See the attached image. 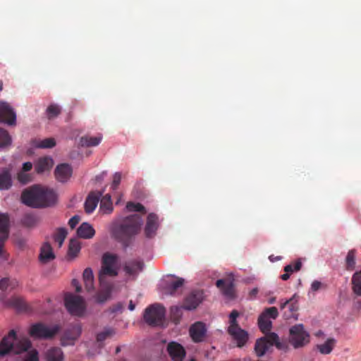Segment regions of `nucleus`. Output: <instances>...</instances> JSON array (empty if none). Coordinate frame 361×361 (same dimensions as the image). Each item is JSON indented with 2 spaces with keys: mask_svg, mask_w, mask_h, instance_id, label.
Returning a JSON list of instances; mask_svg holds the SVG:
<instances>
[{
  "mask_svg": "<svg viewBox=\"0 0 361 361\" xmlns=\"http://www.w3.org/2000/svg\"><path fill=\"white\" fill-rule=\"evenodd\" d=\"M27 354L23 361H39L38 351L32 348V343L27 338H18L15 330H11L0 341V358L8 354Z\"/></svg>",
  "mask_w": 361,
  "mask_h": 361,
  "instance_id": "1",
  "label": "nucleus"
},
{
  "mask_svg": "<svg viewBox=\"0 0 361 361\" xmlns=\"http://www.w3.org/2000/svg\"><path fill=\"white\" fill-rule=\"evenodd\" d=\"M56 199V194L53 190L39 185L25 189L20 197L21 202L32 208L51 207L55 204Z\"/></svg>",
  "mask_w": 361,
  "mask_h": 361,
  "instance_id": "2",
  "label": "nucleus"
},
{
  "mask_svg": "<svg viewBox=\"0 0 361 361\" xmlns=\"http://www.w3.org/2000/svg\"><path fill=\"white\" fill-rule=\"evenodd\" d=\"M141 223L142 219L140 215H130L123 219L121 222L113 225L111 235L124 248H127L140 230Z\"/></svg>",
  "mask_w": 361,
  "mask_h": 361,
  "instance_id": "3",
  "label": "nucleus"
},
{
  "mask_svg": "<svg viewBox=\"0 0 361 361\" xmlns=\"http://www.w3.org/2000/svg\"><path fill=\"white\" fill-rule=\"evenodd\" d=\"M238 316L239 312L235 310L230 313L228 333L236 341L238 347L241 348L245 345L248 340V333L240 327L237 322Z\"/></svg>",
  "mask_w": 361,
  "mask_h": 361,
  "instance_id": "4",
  "label": "nucleus"
},
{
  "mask_svg": "<svg viewBox=\"0 0 361 361\" xmlns=\"http://www.w3.org/2000/svg\"><path fill=\"white\" fill-rule=\"evenodd\" d=\"M165 313V308L161 305H152L145 309L144 313V319L145 322L150 326H159L163 323Z\"/></svg>",
  "mask_w": 361,
  "mask_h": 361,
  "instance_id": "5",
  "label": "nucleus"
},
{
  "mask_svg": "<svg viewBox=\"0 0 361 361\" xmlns=\"http://www.w3.org/2000/svg\"><path fill=\"white\" fill-rule=\"evenodd\" d=\"M64 302L67 310L73 315L82 316L85 312V302L81 296L67 293L65 294Z\"/></svg>",
  "mask_w": 361,
  "mask_h": 361,
  "instance_id": "6",
  "label": "nucleus"
},
{
  "mask_svg": "<svg viewBox=\"0 0 361 361\" xmlns=\"http://www.w3.org/2000/svg\"><path fill=\"white\" fill-rule=\"evenodd\" d=\"M59 329L58 325L49 327L42 323H36L30 326L29 334L35 338L50 339L59 331Z\"/></svg>",
  "mask_w": 361,
  "mask_h": 361,
  "instance_id": "7",
  "label": "nucleus"
},
{
  "mask_svg": "<svg viewBox=\"0 0 361 361\" xmlns=\"http://www.w3.org/2000/svg\"><path fill=\"white\" fill-rule=\"evenodd\" d=\"M118 257L116 255L109 252L104 253L102 257V267L99 273V280L102 283L104 275L111 276H117L118 272L115 268L117 263Z\"/></svg>",
  "mask_w": 361,
  "mask_h": 361,
  "instance_id": "8",
  "label": "nucleus"
},
{
  "mask_svg": "<svg viewBox=\"0 0 361 361\" xmlns=\"http://www.w3.org/2000/svg\"><path fill=\"white\" fill-rule=\"evenodd\" d=\"M310 335L305 331L302 324H296L290 329V342L295 348H298L308 343Z\"/></svg>",
  "mask_w": 361,
  "mask_h": 361,
  "instance_id": "9",
  "label": "nucleus"
},
{
  "mask_svg": "<svg viewBox=\"0 0 361 361\" xmlns=\"http://www.w3.org/2000/svg\"><path fill=\"white\" fill-rule=\"evenodd\" d=\"M279 315L278 310L275 307L266 308L258 318V326L264 334L269 332L271 329L272 322L270 319H275Z\"/></svg>",
  "mask_w": 361,
  "mask_h": 361,
  "instance_id": "10",
  "label": "nucleus"
},
{
  "mask_svg": "<svg viewBox=\"0 0 361 361\" xmlns=\"http://www.w3.org/2000/svg\"><path fill=\"white\" fill-rule=\"evenodd\" d=\"M204 292L200 290H192L184 299L183 307L187 310H195L204 300Z\"/></svg>",
  "mask_w": 361,
  "mask_h": 361,
  "instance_id": "11",
  "label": "nucleus"
},
{
  "mask_svg": "<svg viewBox=\"0 0 361 361\" xmlns=\"http://www.w3.org/2000/svg\"><path fill=\"white\" fill-rule=\"evenodd\" d=\"M190 336L195 343L204 341L207 335V328L204 323L197 322L192 324L189 329Z\"/></svg>",
  "mask_w": 361,
  "mask_h": 361,
  "instance_id": "12",
  "label": "nucleus"
},
{
  "mask_svg": "<svg viewBox=\"0 0 361 361\" xmlns=\"http://www.w3.org/2000/svg\"><path fill=\"white\" fill-rule=\"evenodd\" d=\"M159 226V217L154 213H149L147 217L146 224L144 229L145 235L147 238H152L155 236Z\"/></svg>",
  "mask_w": 361,
  "mask_h": 361,
  "instance_id": "13",
  "label": "nucleus"
},
{
  "mask_svg": "<svg viewBox=\"0 0 361 361\" xmlns=\"http://www.w3.org/2000/svg\"><path fill=\"white\" fill-rule=\"evenodd\" d=\"M166 351L173 361H183L186 355L183 346L176 341L169 343Z\"/></svg>",
  "mask_w": 361,
  "mask_h": 361,
  "instance_id": "14",
  "label": "nucleus"
},
{
  "mask_svg": "<svg viewBox=\"0 0 361 361\" xmlns=\"http://www.w3.org/2000/svg\"><path fill=\"white\" fill-rule=\"evenodd\" d=\"M16 114L6 102H0V122L10 126L16 124Z\"/></svg>",
  "mask_w": 361,
  "mask_h": 361,
  "instance_id": "15",
  "label": "nucleus"
},
{
  "mask_svg": "<svg viewBox=\"0 0 361 361\" xmlns=\"http://www.w3.org/2000/svg\"><path fill=\"white\" fill-rule=\"evenodd\" d=\"M80 328L76 326L67 329L61 338V345L62 346L74 345L75 341L80 336Z\"/></svg>",
  "mask_w": 361,
  "mask_h": 361,
  "instance_id": "16",
  "label": "nucleus"
},
{
  "mask_svg": "<svg viewBox=\"0 0 361 361\" xmlns=\"http://www.w3.org/2000/svg\"><path fill=\"white\" fill-rule=\"evenodd\" d=\"M216 286L228 298L232 299L235 297V288L233 279H219L216 282Z\"/></svg>",
  "mask_w": 361,
  "mask_h": 361,
  "instance_id": "17",
  "label": "nucleus"
},
{
  "mask_svg": "<svg viewBox=\"0 0 361 361\" xmlns=\"http://www.w3.org/2000/svg\"><path fill=\"white\" fill-rule=\"evenodd\" d=\"M73 169L68 164H61L56 166L54 171V175L56 180L61 183L67 182L71 177Z\"/></svg>",
  "mask_w": 361,
  "mask_h": 361,
  "instance_id": "18",
  "label": "nucleus"
},
{
  "mask_svg": "<svg viewBox=\"0 0 361 361\" xmlns=\"http://www.w3.org/2000/svg\"><path fill=\"white\" fill-rule=\"evenodd\" d=\"M102 195L101 192H92L89 194L85 202L86 213L91 214L95 209Z\"/></svg>",
  "mask_w": 361,
  "mask_h": 361,
  "instance_id": "19",
  "label": "nucleus"
},
{
  "mask_svg": "<svg viewBox=\"0 0 361 361\" xmlns=\"http://www.w3.org/2000/svg\"><path fill=\"white\" fill-rule=\"evenodd\" d=\"M144 263L139 260H132L126 263L124 266V271L126 274L135 278L139 272L143 269Z\"/></svg>",
  "mask_w": 361,
  "mask_h": 361,
  "instance_id": "20",
  "label": "nucleus"
},
{
  "mask_svg": "<svg viewBox=\"0 0 361 361\" xmlns=\"http://www.w3.org/2000/svg\"><path fill=\"white\" fill-rule=\"evenodd\" d=\"M46 361H63L65 356L63 350L59 347H51L44 353Z\"/></svg>",
  "mask_w": 361,
  "mask_h": 361,
  "instance_id": "21",
  "label": "nucleus"
},
{
  "mask_svg": "<svg viewBox=\"0 0 361 361\" xmlns=\"http://www.w3.org/2000/svg\"><path fill=\"white\" fill-rule=\"evenodd\" d=\"M39 258L43 264H47L55 258L53 249L49 243H45L42 246Z\"/></svg>",
  "mask_w": 361,
  "mask_h": 361,
  "instance_id": "22",
  "label": "nucleus"
},
{
  "mask_svg": "<svg viewBox=\"0 0 361 361\" xmlns=\"http://www.w3.org/2000/svg\"><path fill=\"white\" fill-rule=\"evenodd\" d=\"M184 283L185 280L183 278L176 277L175 280L171 281L167 285V293L171 295H176L180 294Z\"/></svg>",
  "mask_w": 361,
  "mask_h": 361,
  "instance_id": "23",
  "label": "nucleus"
},
{
  "mask_svg": "<svg viewBox=\"0 0 361 361\" xmlns=\"http://www.w3.org/2000/svg\"><path fill=\"white\" fill-rule=\"evenodd\" d=\"M2 301L7 307H11L16 309L18 311H25L27 305L25 301L20 297H12L11 299Z\"/></svg>",
  "mask_w": 361,
  "mask_h": 361,
  "instance_id": "24",
  "label": "nucleus"
},
{
  "mask_svg": "<svg viewBox=\"0 0 361 361\" xmlns=\"http://www.w3.org/2000/svg\"><path fill=\"white\" fill-rule=\"evenodd\" d=\"M77 234L80 238L90 239L94 235L95 230L90 224L84 222L78 227Z\"/></svg>",
  "mask_w": 361,
  "mask_h": 361,
  "instance_id": "25",
  "label": "nucleus"
},
{
  "mask_svg": "<svg viewBox=\"0 0 361 361\" xmlns=\"http://www.w3.org/2000/svg\"><path fill=\"white\" fill-rule=\"evenodd\" d=\"M12 185V179L10 171L3 169L0 171V190H8Z\"/></svg>",
  "mask_w": 361,
  "mask_h": 361,
  "instance_id": "26",
  "label": "nucleus"
},
{
  "mask_svg": "<svg viewBox=\"0 0 361 361\" xmlns=\"http://www.w3.org/2000/svg\"><path fill=\"white\" fill-rule=\"evenodd\" d=\"M270 348V343L267 342V338L262 337L257 340L255 345V351L258 357L263 356Z\"/></svg>",
  "mask_w": 361,
  "mask_h": 361,
  "instance_id": "27",
  "label": "nucleus"
},
{
  "mask_svg": "<svg viewBox=\"0 0 361 361\" xmlns=\"http://www.w3.org/2000/svg\"><path fill=\"white\" fill-rule=\"evenodd\" d=\"M53 159L50 157L39 159L35 165V171L38 173L49 171L53 166Z\"/></svg>",
  "mask_w": 361,
  "mask_h": 361,
  "instance_id": "28",
  "label": "nucleus"
},
{
  "mask_svg": "<svg viewBox=\"0 0 361 361\" xmlns=\"http://www.w3.org/2000/svg\"><path fill=\"white\" fill-rule=\"evenodd\" d=\"M102 136L101 135L96 137L82 136L80 139V144L82 147H95L102 141Z\"/></svg>",
  "mask_w": 361,
  "mask_h": 361,
  "instance_id": "29",
  "label": "nucleus"
},
{
  "mask_svg": "<svg viewBox=\"0 0 361 361\" xmlns=\"http://www.w3.org/2000/svg\"><path fill=\"white\" fill-rule=\"evenodd\" d=\"M335 343H336V340L334 338H328L324 343L317 345V348L319 350L320 353H322L323 355H327V354H329L332 351V350L335 345Z\"/></svg>",
  "mask_w": 361,
  "mask_h": 361,
  "instance_id": "30",
  "label": "nucleus"
},
{
  "mask_svg": "<svg viewBox=\"0 0 361 361\" xmlns=\"http://www.w3.org/2000/svg\"><path fill=\"white\" fill-rule=\"evenodd\" d=\"M9 216L7 214H0V236L9 235Z\"/></svg>",
  "mask_w": 361,
  "mask_h": 361,
  "instance_id": "31",
  "label": "nucleus"
},
{
  "mask_svg": "<svg viewBox=\"0 0 361 361\" xmlns=\"http://www.w3.org/2000/svg\"><path fill=\"white\" fill-rule=\"evenodd\" d=\"M61 112V108L56 104H51L46 110L47 117L49 120L56 118Z\"/></svg>",
  "mask_w": 361,
  "mask_h": 361,
  "instance_id": "32",
  "label": "nucleus"
},
{
  "mask_svg": "<svg viewBox=\"0 0 361 361\" xmlns=\"http://www.w3.org/2000/svg\"><path fill=\"white\" fill-rule=\"evenodd\" d=\"M80 249V243L77 240L72 239L69 243L68 254L69 256L75 257L79 253Z\"/></svg>",
  "mask_w": 361,
  "mask_h": 361,
  "instance_id": "33",
  "label": "nucleus"
},
{
  "mask_svg": "<svg viewBox=\"0 0 361 361\" xmlns=\"http://www.w3.org/2000/svg\"><path fill=\"white\" fill-rule=\"evenodd\" d=\"M67 234L68 232L65 228H59L57 229L56 233L54 234V239L59 247L62 246Z\"/></svg>",
  "mask_w": 361,
  "mask_h": 361,
  "instance_id": "34",
  "label": "nucleus"
},
{
  "mask_svg": "<svg viewBox=\"0 0 361 361\" xmlns=\"http://www.w3.org/2000/svg\"><path fill=\"white\" fill-rule=\"evenodd\" d=\"M100 207L102 209H104L107 213H111L112 212L113 207L110 195L106 194L101 198Z\"/></svg>",
  "mask_w": 361,
  "mask_h": 361,
  "instance_id": "35",
  "label": "nucleus"
},
{
  "mask_svg": "<svg viewBox=\"0 0 361 361\" xmlns=\"http://www.w3.org/2000/svg\"><path fill=\"white\" fill-rule=\"evenodd\" d=\"M355 255L356 251L353 249L348 251L345 258L346 269L348 270H353L355 267Z\"/></svg>",
  "mask_w": 361,
  "mask_h": 361,
  "instance_id": "36",
  "label": "nucleus"
},
{
  "mask_svg": "<svg viewBox=\"0 0 361 361\" xmlns=\"http://www.w3.org/2000/svg\"><path fill=\"white\" fill-rule=\"evenodd\" d=\"M56 145L55 140L52 137L46 138L42 140H38L35 143V146L38 148L47 149L52 148Z\"/></svg>",
  "mask_w": 361,
  "mask_h": 361,
  "instance_id": "37",
  "label": "nucleus"
},
{
  "mask_svg": "<svg viewBox=\"0 0 361 361\" xmlns=\"http://www.w3.org/2000/svg\"><path fill=\"white\" fill-rule=\"evenodd\" d=\"M182 309H184L183 305L180 307L173 306L171 307V318L176 324H178L180 322L182 317Z\"/></svg>",
  "mask_w": 361,
  "mask_h": 361,
  "instance_id": "38",
  "label": "nucleus"
},
{
  "mask_svg": "<svg viewBox=\"0 0 361 361\" xmlns=\"http://www.w3.org/2000/svg\"><path fill=\"white\" fill-rule=\"evenodd\" d=\"M11 144V137L8 133L0 128V148L7 147Z\"/></svg>",
  "mask_w": 361,
  "mask_h": 361,
  "instance_id": "39",
  "label": "nucleus"
},
{
  "mask_svg": "<svg viewBox=\"0 0 361 361\" xmlns=\"http://www.w3.org/2000/svg\"><path fill=\"white\" fill-rule=\"evenodd\" d=\"M116 331L114 329L107 328L105 329L103 331L99 332L97 335V341L98 342H102L105 341L106 338H110L115 335Z\"/></svg>",
  "mask_w": 361,
  "mask_h": 361,
  "instance_id": "40",
  "label": "nucleus"
},
{
  "mask_svg": "<svg viewBox=\"0 0 361 361\" xmlns=\"http://www.w3.org/2000/svg\"><path fill=\"white\" fill-rule=\"evenodd\" d=\"M126 209L128 212H140L142 214L146 213V209L145 207L140 203H135L133 202H129L126 204Z\"/></svg>",
  "mask_w": 361,
  "mask_h": 361,
  "instance_id": "41",
  "label": "nucleus"
},
{
  "mask_svg": "<svg viewBox=\"0 0 361 361\" xmlns=\"http://www.w3.org/2000/svg\"><path fill=\"white\" fill-rule=\"evenodd\" d=\"M22 222L23 225L27 226V227H32L34 226L37 223V218L35 215L32 214H26L23 219Z\"/></svg>",
  "mask_w": 361,
  "mask_h": 361,
  "instance_id": "42",
  "label": "nucleus"
},
{
  "mask_svg": "<svg viewBox=\"0 0 361 361\" xmlns=\"http://www.w3.org/2000/svg\"><path fill=\"white\" fill-rule=\"evenodd\" d=\"M302 267V262L300 259H298L295 262L294 264H288L284 267V271L288 274H291L294 271H300Z\"/></svg>",
  "mask_w": 361,
  "mask_h": 361,
  "instance_id": "43",
  "label": "nucleus"
},
{
  "mask_svg": "<svg viewBox=\"0 0 361 361\" xmlns=\"http://www.w3.org/2000/svg\"><path fill=\"white\" fill-rule=\"evenodd\" d=\"M18 180L23 184H26L31 181V176L26 172L20 171L18 173Z\"/></svg>",
  "mask_w": 361,
  "mask_h": 361,
  "instance_id": "44",
  "label": "nucleus"
},
{
  "mask_svg": "<svg viewBox=\"0 0 361 361\" xmlns=\"http://www.w3.org/2000/svg\"><path fill=\"white\" fill-rule=\"evenodd\" d=\"M267 342L270 343V347L272 346L274 344H276L278 346V341H279V336L275 333H269L266 336Z\"/></svg>",
  "mask_w": 361,
  "mask_h": 361,
  "instance_id": "45",
  "label": "nucleus"
},
{
  "mask_svg": "<svg viewBox=\"0 0 361 361\" xmlns=\"http://www.w3.org/2000/svg\"><path fill=\"white\" fill-rule=\"evenodd\" d=\"M9 235H2L0 236V256L6 257V252L4 250L5 242L8 240Z\"/></svg>",
  "mask_w": 361,
  "mask_h": 361,
  "instance_id": "46",
  "label": "nucleus"
},
{
  "mask_svg": "<svg viewBox=\"0 0 361 361\" xmlns=\"http://www.w3.org/2000/svg\"><path fill=\"white\" fill-rule=\"evenodd\" d=\"M121 173H119V172L115 173L114 175V177H113V181H112V184H111V188L113 190H116L118 188V185L121 183Z\"/></svg>",
  "mask_w": 361,
  "mask_h": 361,
  "instance_id": "47",
  "label": "nucleus"
},
{
  "mask_svg": "<svg viewBox=\"0 0 361 361\" xmlns=\"http://www.w3.org/2000/svg\"><path fill=\"white\" fill-rule=\"evenodd\" d=\"M11 285L12 282L8 278H3L0 280V290L3 291L6 290Z\"/></svg>",
  "mask_w": 361,
  "mask_h": 361,
  "instance_id": "48",
  "label": "nucleus"
},
{
  "mask_svg": "<svg viewBox=\"0 0 361 361\" xmlns=\"http://www.w3.org/2000/svg\"><path fill=\"white\" fill-rule=\"evenodd\" d=\"M83 281L85 280H93L94 276L91 268H86L83 271Z\"/></svg>",
  "mask_w": 361,
  "mask_h": 361,
  "instance_id": "49",
  "label": "nucleus"
},
{
  "mask_svg": "<svg viewBox=\"0 0 361 361\" xmlns=\"http://www.w3.org/2000/svg\"><path fill=\"white\" fill-rule=\"evenodd\" d=\"M80 220V218L78 215L73 216L72 218H71L68 221V225L69 226L73 229L74 228L76 225L79 223Z\"/></svg>",
  "mask_w": 361,
  "mask_h": 361,
  "instance_id": "50",
  "label": "nucleus"
},
{
  "mask_svg": "<svg viewBox=\"0 0 361 361\" xmlns=\"http://www.w3.org/2000/svg\"><path fill=\"white\" fill-rule=\"evenodd\" d=\"M85 287L87 292L93 291L94 287V279L93 280H85L84 281Z\"/></svg>",
  "mask_w": 361,
  "mask_h": 361,
  "instance_id": "51",
  "label": "nucleus"
},
{
  "mask_svg": "<svg viewBox=\"0 0 361 361\" xmlns=\"http://www.w3.org/2000/svg\"><path fill=\"white\" fill-rule=\"evenodd\" d=\"M322 286V284L319 281H314L311 284V290L314 292L319 290Z\"/></svg>",
  "mask_w": 361,
  "mask_h": 361,
  "instance_id": "52",
  "label": "nucleus"
},
{
  "mask_svg": "<svg viewBox=\"0 0 361 361\" xmlns=\"http://www.w3.org/2000/svg\"><path fill=\"white\" fill-rule=\"evenodd\" d=\"M109 293H105L104 294L99 293L97 295V302H105L107 300V298L109 297Z\"/></svg>",
  "mask_w": 361,
  "mask_h": 361,
  "instance_id": "53",
  "label": "nucleus"
},
{
  "mask_svg": "<svg viewBox=\"0 0 361 361\" xmlns=\"http://www.w3.org/2000/svg\"><path fill=\"white\" fill-rule=\"evenodd\" d=\"M32 169V164L30 161L25 162L23 165L22 171L27 172Z\"/></svg>",
  "mask_w": 361,
  "mask_h": 361,
  "instance_id": "54",
  "label": "nucleus"
},
{
  "mask_svg": "<svg viewBox=\"0 0 361 361\" xmlns=\"http://www.w3.org/2000/svg\"><path fill=\"white\" fill-rule=\"evenodd\" d=\"M71 284L75 288V291L77 293H80L82 290L81 286L79 283V281L77 279H73Z\"/></svg>",
  "mask_w": 361,
  "mask_h": 361,
  "instance_id": "55",
  "label": "nucleus"
},
{
  "mask_svg": "<svg viewBox=\"0 0 361 361\" xmlns=\"http://www.w3.org/2000/svg\"><path fill=\"white\" fill-rule=\"evenodd\" d=\"M259 292V290L257 288H252L250 292H249V295H248V297L250 299L252 300V299H255L257 295Z\"/></svg>",
  "mask_w": 361,
  "mask_h": 361,
  "instance_id": "56",
  "label": "nucleus"
},
{
  "mask_svg": "<svg viewBox=\"0 0 361 361\" xmlns=\"http://www.w3.org/2000/svg\"><path fill=\"white\" fill-rule=\"evenodd\" d=\"M288 306L290 312H295L298 310V305L293 300Z\"/></svg>",
  "mask_w": 361,
  "mask_h": 361,
  "instance_id": "57",
  "label": "nucleus"
},
{
  "mask_svg": "<svg viewBox=\"0 0 361 361\" xmlns=\"http://www.w3.org/2000/svg\"><path fill=\"white\" fill-rule=\"evenodd\" d=\"M295 295H294L291 298H290L289 300H286L284 302H282L281 304V309H284L286 306H288V305H289V303H290L293 300H294V298H295Z\"/></svg>",
  "mask_w": 361,
  "mask_h": 361,
  "instance_id": "58",
  "label": "nucleus"
},
{
  "mask_svg": "<svg viewBox=\"0 0 361 361\" xmlns=\"http://www.w3.org/2000/svg\"><path fill=\"white\" fill-rule=\"evenodd\" d=\"M290 278V274L286 272L281 276V279L283 281H287Z\"/></svg>",
  "mask_w": 361,
  "mask_h": 361,
  "instance_id": "59",
  "label": "nucleus"
},
{
  "mask_svg": "<svg viewBox=\"0 0 361 361\" xmlns=\"http://www.w3.org/2000/svg\"><path fill=\"white\" fill-rule=\"evenodd\" d=\"M128 308H129V310H130V311L134 310H135V304L133 302V301H132V300H130V302H129Z\"/></svg>",
  "mask_w": 361,
  "mask_h": 361,
  "instance_id": "60",
  "label": "nucleus"
},
{
  "mask_svg": "<svg viewBox=\"0 0 361 361\" xmlns=\"http://www.w3.org/2000/svg\"><path fill=\"white\" fill-rule=\"evenodd\" d=\"M274 302H275V298H270V299L269 300V304H273Z\"/></svg>",
  "mask_w": 361,
  "mask_h": 361,
  "instance_id": "61",
  "label": "nucleus"
},
{
  "mask_svg": "<svg viewBox=\"0 0 361 361\" xmlns=\"http://www.w3.org/2000/svg\"><path fill=\"white\" fill-rule=\"evenodd\" d=\"M3 89V85L2 82L0 81V91H1Z\"/></svg>",
  "mask_w": 361,
  "mask_h": 361,
  "instance_id": "62",
  "label": "nucleus"
},
{
  "mask_svg": "<svg viewBox=\"0 0 361 361\" xmlns=\"http://www.w3.org/2000/svg\"><path fill=\"white\" fill-rule=\"evenodd\" d=\"M189 361H196L195 358H191Z\"/></svg>",
  "mask_w": 361,
  "mask_h": 361,
  "instance_id": "63",
  "label": "nucleus"
},
{
  "mask_svg": "<svg viewBox=\"0 0 361 361\" xmlns=\"http://www.w3.org/2000/svg\"><path fill=\"white\" fill-rule=\"evenodd\" d=\"M357 304L359 305V307H361V302H360V301H359V302H357Z\"/></svg>",
  "mask_w": 361,
  "mask_h": 361,
  "instance_id": "64",
  "label": "nucleus"
}]
</instances>
